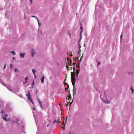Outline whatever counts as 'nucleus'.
I'll use <instances>...</instances> for the list:
<instances>
[{
	"mask_svg": "<svg viewBox=\"0 0 134 134\" xmlns=\"http://www.w3.org/2000/svg\"><path fill=\"white\" fill-rule=\"evenodd\" d=\"M71 79L72 85L73 86L74 89L75 84L76 81L75 77L76 76V73L74 71L71 72Z\"/></svg>",
	"mask_w": 134,
	"mask_h": 134,
	"instance_id": "nucleus-1",
	"label": "nucleus"
},
{
	"mask_svg": "<svg viewBox=\"0 0 134 134\" xmlns=\"http://www.w3.org/2000/svg\"><path fill=\"white\" fill-rule=\"evenodd\" d=\"M26 96L27 97L28 99L29 100L31 99V94L29 91H28L27 94H26Z\"/></svg>",
	"mask_w": 134,
	"mask_h": 134,
	"instance_id": "nucleus-2",
	"label": "nucleus"
},
{
	"mask_svg": "<svg viewBox=\"0 0 134 134\" xmlns=\"http://www.w3.org/2000/svg\"><path fill=\"white\" fill-rule=\"evenodd\" d=\"M8 115L7 114H5L4 115V117L3 118V120L5 121H8L10 120L9 119H8L7 118H6L7 116Z\"/></svg>",
	"mask_w": 134,
	"mask_h": 134,
	"instance_id": "nucleus-3",
	"label": "nucleus"
},
{
	"mask_svg": "<svg viewBox=\"0 0 134 134\" xmlns=\"http://www.w3.org/2000/svg\"><path fill=\"white\" fill-rule=\"evenodd\" d=\"M70 66H69V65H67L66 66V68H67V69L68 70H71L72 69V66L71 65Z\"/></svg>",
	"mask_w": 134,
	"mask_h": 134,
	"instance_id": "nucleus-4",
	"label": "nucleus"
},
{
	"mask_svg": "<svg viewBox=\"0 0 134 134\" xmlns=\"http://www.w3.org/2000/svg\"><path fill=\"white\" fill-rule=\"evenodd\" d=\"M76 66H77V67H79V69L77 70V69L76 72V74H78L79 73V72L80 71V66H79V65H76Z\"/></svg>",
	"mask_w": 134,
	"mask_h": 134,
	"instance_id": "nucleus-5",
	"label": "nucleus"
},
{
	"mask_svg": "<svg viewBox=\"0 0 134 134\" xmlns=\"http://www.w3.org/2000/svg\"><path fill=\"white\" fill-rule=\"evenodd\" d=\"M38 101L39 103L40 107L42 108V109H43V107L42 104V101H40L39 99L38 100Z\"/></svg>",
	"mask_w": 134,
	"mask_h": 134,
	"instance_id": "nucleus-6",
	"label": "nucleus"
},
{
	"mask_svg": "<svg viewBox=\"0 0 134 134\" xmlns=\"http://www.w3.org/2000/svg\"><path fill=\"white\" fill-rule=\"evenodd\" d=\"M31 52L32 54V56L33 57L34 54L35 53V52H34V50L33 49H32L31 51Z\"/></svg>",
	"mask_w": 134,
	"mask_h": 134,
	"instance_id": "nucleus-7",
	"label": "nucleus"
},
{
	"mask_svg": "<svg viewBox=\"0 0 134 134\" xmlns=\"http://www.w3.org/2000/svg\"><path fill=\"white\" fill-rule=\"evenodd\" d=\"M44 76H42V78L41 80V83H42L44 82Z\"/></svg>",
	"mask_w": 134,
	"mask_h": 134,
	"instance_id": "nucleus-8",
	"label": "nucleus"
},
{
	"mask_svg": "<svg viewBox=\"0 0 134 134\" xmlns=\"http://www.w3.org/2000/svg\"><path fill=\"white\" fill-rule=\"evenodd\" d=\"M25 54L24 53L22 54L21 53H20V57L21 58H24V57Z\"/></svg>",
	"mask_w": 134,
	"mask_h": 134,
	"instance_id": "nucleus-9",
	"label": "nucleus"
},
{
	"mask_svg": "<svg viewBox=\"0 0 134 134\" xmlns=\"http://www.w3.org/2000/svg\"><path fill=\"white\" fill-rule=\"evenodd\" d=\"M79 57H76L75 58V59L73 61V63L74 64H75L76 63V60H77L78 59V58H79Z\"/></svg>",
	"mask_w": 134,
	"mask_h": 134,
	"instance_id": "nucleus-10",
	"label": "nucleus"
},
{
	"mask_svg": "<svg viewBox=\"0 0 134 134\" xmlns=\"http://www.w3.org/2000/svg\"><path fill=\"white\" fill-rule=\"evenodd\" d=\"M32 72L34 74V75H35V72H36V70H35L34 69H32Z\"/></svg>",
	"mask_w": 134,
	"mask_h": 134,
	"instance_id": "nucleus-11",
	"label": "nucleus"
},
{
	"mask_svg": "<svg viewBox=\"0 0 134 134\" xmlns=\"http://www.w3.org/2000/svg\"><path fill=\"white\" fill-rule=\"evenodd\" d=\"M82 31H80V39L79 40V41H80V40L82 38V36L81 35V33H82Z\"/></svg>",
	"mask_w": 134,
	"mask_h": 134,
	"instance_id": "nucleus-12",
	"label": "nucleus"
},
{
	"mask_svg": "<svg viewBox=\"0 0 134 134\" xmlns=\"http://www.w3.org/2000/svg\"><path fill=\"white\" fill-rule=\"evenodd\" d=\"M69 100V99H71V95L70 94H69V96L68 97V99Z\"/></svg>",
	"mask_w": 134,
	"mask_h": 134,
	"instance_id": "nucleus-13",
	"label": "nucleus"
},
{
	"mask_svg": "<svg viewBox=\"0 0 134 134\" xmlns=\"http://www.w3.org/2000/svg\"><path fill=\"white\" fill-rule=\"evenodd\" d=\"M11 52L12 53V54L14 55H15L16 54L15 52L14 51H12Z\"/></svg>",
	"mask_w": 134,
	"mask_h": 134,
	"instance_id": "nucleus-14",
	"label": "nucleus"
},
{
	"mask_svg": "<svg viewBox=\"0 0 134 134\" xmlns=\"http://www.w3.org/2000/svg\"><path fill=\"white\" fill-rule=\"evenodd\" d=\"M81 51L80 49H79V51H78V54H80V55Z\"/></svg>",
	"mask_w": 134,
	"mask_h": 134,
	"instance_id": "nucleus-15",
	"label": "nucleus"
},
{
	"mask_svg": "<svg viewBox=\"0 0 134 134\" xmlns=\"http://www.w3.org/2000/svg\"><path fill=\"white\" fill-rule=\"evenodd\" d=\"M67 74L65 75L66 76L65 77V80H64V81H65H65H66V79L67 77Z\"/></svg>",
	"mask_w": 134,
	"mask_h": 134,
	"instance_id": "nucleus-16",
	"label": "nucleus"
},
{
	"mask_svg": "<svg viewBox=\"0 0 134 134\" xmlns=\"http://www.w3.org/2000/svg\"><path fill=\"white\" fill-rule=\"evenodd\" d=\"M58 123V121H57V120H55L53 122V123Z\"/></svg>",
	"mask_w": 134,
	"mask_h": 134,
	"instance_id": "nucleus-17",
	"label": "nucleus"
},
{
	"mask_svg": "<svg viewBox=\"0 0 134 134\" xmlns=\"http://www.w3.org/2000/svg\"><path fill=\"white\" fill-rule=\"evenodd\" d=\"M104 101L106 103H109V101L108 100L107 101V102L104 100Z\"/></svg>",
	"mask_w": 134,
	"mask_h": 134,
	"instance_id": "nucleus-18",
	"label": "nucleus"
},
{
	"mask_svg": "<svg viewBox=\"0 0 134 134\" xmlns=\"http://www.w3.org/2000/svg\"><path fill=\"white\" fill-rule=\"evenodd\" d=\"M69 88V85H68V88H65V91L67 90L68 91V88Z\"/></svg>",
	"mask_w": 134,
	"mask_h": 134,
	"instance_id": "nucleus-19",
	"label": "nucleus"
},
{
	"mask_svg": "<svg viewBox=\"0 0 134 134\" xmlns=\"http://www.w3.org/2000/svg\"><path fill=\"white\" fill-rule=\"evenodd\" d=\"M131 90L132 91V94L134 92V90L132 88V87H131Z\"/></svg>",
	"mask_w": 134,
	"mask_h": 134,
	"instance_id": "nucleus-20",
	"label": "nucleus"
},
{
	"mask_svg": "<svg viewBox=\"0 0 134 134\" xmlns=\"http://www.w3.org/2000/svg\"><path fill=\"white\" fill-rule=\"evenodd\" d=\"M32 17H34V18H36V19H37V21H38V19L37 18V17L36 16H32Z\"/></svg>",
	"mask_w": 134,
	"mask_h": 134,
	"instance_id": "nucleus-21",
	"label": "nucleus"
},
{
	"mask_svg": "<svg viewBox=\"0 0 134 134\" xmlns=\"http://www.w3.org/2000/svg\"><path fill=\"white\" fill-rule=\"evenodd\" d=\"M133 73V72H128V74L129 75H132Z\"/></svg>",
	"mask_w": 134,
	"mask_h": 134,
	"instance_id": "nucleus-22",
	"label": "nucleus"
},
{
	"mask_svg": "<svg viewBox=\"0 0 134 134\" xmlns=\"http://www.w3.org/2000/svg\"><path fill=\"white\" fill-rule=\"evenodd\" d=\"M29 100H30V102L32 103V104H34V103H33V102L32 99H30Z\"/></svg>",
	"mask_w": 134,
	"mask_h": 134,
	"instance_id": "nucleus-23",
	"label": "nucleus"
},
{
	"mask_svg": "<svg viewBox=\"0 0 134 134\" xmlns=\"http://www.w3.org/2000/svg\"><path fill=\"white\" fill-rule=\"evenodd\" d=\"M70 63H71V64H73L74 65L75 64H74L73 63V62L72 63V61L71 60H70Z\"/></svg>",
	"mask_w": 134,
	"mask_h": 134,
	"instance_id": "nucleus-24",
	"label": "nucleus"
},
{
	"mask_svg": "<svg viewBox=\"0 0 134 134\" xmlns=\"http://www.w3.org/2000/svg\"><path fill=\"white\" fill-rule=\"evenodd\" d=\"M80 30H81L82 31H83V30L82 27V26L80 27Z\"/></svg>",
	"mask_w": 134,
	"mask_h": 134,
	"instance_id": "nucleus-25",
	"label": "nucleus"
},
{
	"mask_svg": "<svg viewBox=\"0 0 134 134\" xmlns=\"http://www.w3.org/2000/svg\"><path fill=\"white\" fill-rule=\"evenodd\" d=\"M73 54H74V52H71V56H72V55Z\"/></svg>",
	"mask_w": 134,
	"mask_h": 134,
	"instance_id": "nucleus-26",
	"label": "nucleus"
},
{
	"mask_svg": "<svg viewBox=\"0 0 134 134\" xmlns=\"http://www.w3.org/2000/svg\"><path fill=\"white\" fill-rule=\"evenodd\" d=\"M18 70L16 68L15 69V71L16 72H18Z\"/></svg>",
	"mask_w": 134,
	"mask_h": 134,
	"instance_id": "nucleus-27",
	"label": "nucleus"
},
{
	"mask_svg": "<svg viewBox=\"0 0 134 134\" xmlns=\"http://www.w3.org/2000/svg\"><path fill=\"white\" fill-rule=\"evenodd\" d=\"M13 64H10V68L11 69H12V67H13Z\"/></svg>",
	"mask_w": 134,
	"mask_h": 134,
	"instance_id": "nucleus-28",
	"label": "nucleus"
},
{
	"mask_svg": "<svg viewBox=\"0 0 134 134\" xmlns=\"http://www.w3.org/2000/svg\"><path fill=\"white\" fill-rule=\"evenodd\" d=\"M64 85H65L66 84H67L68 85V83H66L65 82V81L64 82Z\"/></svg>",
	"mask_w": 134,
	"mask_h": 134,
	"instance_id": "nucleus-29",
	"label": "nucleus"
},
{
	"mask_svg": "<svg viewBox=\"0 0 134 134\" xmlns=\"http://www.w3.org/2000/svg\"><path fill=\"white\" fill-rule=\"evenodd\" d=\"M38 25L39 26H40L41 25V23H39V20H38Z\"/></svg>",
	"mask_w": 134,
	"mask_h": 134,
	"instance_id": "nucleus-30",
	"label": "nucleus"
},
{
	"mask_svg": "<svg viewBox=\"0 0 134 134\" xmlns=\"http://www.w3.org/2000/svg\"><path fill=\"white\" fill-rule=\"evenodd\" d=\"M61 119H62V118L61 119V120H60V119H59V120L58 123H60L61 122Z\"/></svg>",
	"mask_w": 134,
	"mask_h": 134,
	"instance_id": "nucleus-31",
	"label": "nucleus"
},
{
	"mask_svg": "<svg viewBox=\"0 0 134 134\" xmlns=\"http://www.w3.org/2000/svg\"><path fill=\"white\" fill-rule=\"evenodd\" d=\"M97 63L98 65L100 64V63L99 61H98L97 62Z\"/></svg>",
	"mask_w": 134,
	"mask_h": 134,
	"instance_id": "nucleus-32",
	"label": "nucleus"
},
{
	"mask_svg": "<svg viewBox=\"0 0 134 134\" xmlns=\"http://www.w3.org/2000/svg\"><path fill=\"white\" fill-rule=\"evenodd\" d=\"M28 77L27 76L25 78V80L26 81H27V80H28Z\"/></svg>",
	"mask_w": 134,
	"mask_h": 134,
	"instance_id": "nucleus-33",
	"label": "nucleus"
},
{
	"mask_svg": "<svg viewBox=\"0 0 134 134\" xmlns=\"http://www.w3.org/2000/svg\"><path fill=\"white\" fill-rule=\"evenodd\" d=\"M30 1V2L32 4V0H29Z\"/></svg>",
	"mask_w": 134,
	"mask_h": 134,
	"instance_id": "nucleus-34",
	"label": "nucleus"
},
{
	"mask_svg": "<svg viewBox=\"0 0 134 134\" xmlns=\"http://www.w3.org/2000/svg\"><path fill=\"white\" fill-rule=\"evenodd\" d=\"M82 57H83V55H82V57H81V59H80V60H79V63L81 61V58H82Z\"/></svg>",
	"mask_w": 134,
	"mask_h": 134,
	"instance_id": "nucleus-35",
	"label": "nucleus"
},
{
	"mask_svg": "<svg viewBox=\"0 0 134 134\" xmlns=\"http://www.w3.org/2000/svg\"><path fill=\"white\" fill-rule=\"evenodd\" d=\"M122 35L121 34V36H120V38H121V39L122 37Z\"/></svg>",
	"mask_w": 134,
	"mask_h": 134,
	"instance_id": "nucleus-36",
	"label": "nucleus"
},
{
	"mask_svg": "<svg viewBox=\"0 0 134 134\" xmlns=\"http://www.w3.org/2000/svg\"><path fill=\"white\" fill-rule=\"evenodd\" d=\"M75 67H74V68H73V70H74V72H75Z\"/></svg>",
	"mask_w": 134,
	"mask_h": 134,
	"instance_id": "nucleus-37",
	"label": "nucleus"
},
{
	"mask_svg": "<svg viewBox=\"0 0 134 134\" xmlns=\"http://www.w3.org/2000/svg\"><path fill=\"white\" fill-rule=\"evenodd\" d=\"M69 104V102H68V103L66 105V106H68Z\"/></svg>",
	"mask_w": 134,
	"mask_h": 134,
	"instance_id": "nucleus-38",
	"label": "nucleus"
},
{
	"mask_svg": "<svg viewBox=\"0 0 134 134\" xmlns=\"http://www.w3.org/2000/svg\"><path fill=\"white\" fill-rule=\"evenodd\" d=\"M69 134H74L72 132H70L69 133Z\"/></svg>",
	"mask_w": 134,
	"mask_h": 134,
	"instance_id": "nucleus-39",
	"label": "nucleus"
},
{
	"mask_svg": "<svg viewBox=\"0 0 134 134\" xmlns=\"http://www.w3.org/2000/svg\"><path fill=\"white\" fill-rule=\"evenodd\" d=\"M66 122V121H65V123H64V121L63 122V123H64V124L65 125V123Z\"/></svg>",
	"mask_w": 134,
	"mask_h": 134,
	"instance_id": "nucleus-40",
	"label": "nucleus"
},
{
	"mask_svg": "<svg viewBox=\"0 0 134 134\" xmlns=\"http://www.w3.org/2000/svg\"><path fill=\"white\" fill-rule=\"evenodd\" d=\"M6 64H5L4 65V69H5V68L6 67Z\"/></svg>",
	"mask_w": 134,
	"mask_h": 134,
	"instance_id": "nucleus-41",
	"label": "nucleus"
},
{
	"mask_svg": "<svg viewBox=\"0 0 134 134\" xmlns=\"http://www.w3.org/2000/svg\"><path fill=\"white\" fill-rule=\"evenodd\" d=\"M76 77H78V74H76Z\"/></svg>",
	"mask_w": 134,
	"mask_h": 134,
	"instance_id": "nucleus-42",
	"label": "nucleus"
},
{
	"mask_svg": "<svg viewBox=\"0 0 134 134\" xmlns=\"http://www.w3.org/2000/svg\"><path fill=\"white\" fill-rule=\"evenodd\" d=\"M34 84V81H33V82L32 83V85L33 86Z\"/></svg>",
	"mask_w": 134,
	"mask_h": 134,
	"instance_id": "nucleus-43",
	"label": "nucleus"
},
{
	"mask_svg": "<svg viewBox=\"0 0 134 134\" xmlns=\"http://www.w3.org/2000/svg\"><path fill=\"white\" fill-rule=\"evenodd\" d=\"M79 49H80V48H81V46H80V44H79Z\"/></svg>",
	"mask_w": 134,
	"mask_h": 134,
	"instance_id": "nucleus-44",
	"label": "nucleus"
},
{
	"mask_svg": "<svg viewBox=\"0 0 134 134\" xmlns=\"http://www.w3.org/2000/svg\"><path fill=\"white\" fill-rule=\"evenodd\" d=\"M13 60H14V59H15V57H13Z\"/></svg>",
	"mask_w": 134,
	"mask_h": 134,
	"instance_id": "nucleus-45",
	"label": "nucleus"
},
{
	"mask_svg": "<svg viewBox=\"0 0 134 134\" xmlns=\"http://www.w3.org/2000/svg\"><path fill=\"white\" fill-rule=\"evenodd\" d=\"M62 128H63V130H64V129H65V128H64L63 127H62Z\"/></svg>",
	"mask_w": 134,
	"mask_h": 134,
	"instance_id": "nucleus-46",
	"label": "nucleus"
},
{
	"mask_svg": "<svg viewBox=\"0 0 134 134\" xmlns=\"http://www.w3.org/2000/svg\"><path fill=\"white\" fill-rule=\"evenodd\" d=\"M49 126V125H47V127H48Z\"/></svg>",
	"mask_w": 134,
	"mask_h": 134,
	"instance_id": "nucleus-47",
	"label": "nucleus"
},
{
	"mask_svg": "<svg viewBox=\"0 0 134 134\" xmlns=\"http://www.w3.org/2000/svg\"><path fill=\"white\" fill-rule=\"evenodd\" d=\"M34 76H35V77H36V75H34Z\"/></svg>",
	"mask_w": 134,
	"mask_h": 134,
	"instance_id": "nucleus-48",
	"label": "nucleus"
},
{
	"mask_svg": "<svg viewBox=\"0 0 134 134\" xmlns=\"http://www.w3.org/2000/svg\"><path fill=\"white\" fill-rule=\"evenodd\" d=\"M73 100H72V102H70V103H71L72 102Z\"/></svg>",
	"mask_w": 134,
	"mask_h": 134,
	"instance_id": "nucleus-49",
	"label": "nucleus"
},
{
	"mask_svg": "<svg viewBox=\"0 0 134 134\" xmlns=\"http://www.w3.org/2000/svg\"><path fill=\"white\" fill-rule=\"evenodd\" d=\"M68 97V96H67V97L66 98V99H68L67 98Z\"/></svg>",
	"mask_w": 134,
	"mask_h": 134,
	"instance_id": "nucleus-50",
	"label": "nucleus"
},
{
	"mask_svg": "<svg viewBox=\"0 0 134 134\" xmlns=\"http://www.w3.org/2000/svg\"><path fill=\"white\" fill-rule=\"evenodd\" d=\"M27 82V81L25 83H25H26Z\"/></svg>",
	"mask_w": 134,
	"mask_h": 134,
	"instance_id": "nucleus-51",
	"label": "nucleus"
},
{
	"mask_svg": "<svg viewBox=\"0 0 134 134\" xmlns=\"http://www.w3.org/2000/svg\"><path fill=\"white\" fill-rule=\"evenodd\" d=\"M84 47H85V44H84Z\"/></svg>",
	"mask_w": 134,
	"mask_h": 134,
	"instance_id": "nucleus-52",
	"label": "nucleus"
},
{
	"mask_svg": "<svg viewBox=\"0 0 134 134\" xmlns=\"http://www.w3.org/2000/svg\"><path fill=\"white\" fill-rule=\"evenodd\" d=\"M69 35H70V33H69Z\"/></svg>",
	"mask_w": 134,
	"mask_h": 134,
	"instance_id": "nucleus-53",
	"label": "nucleus"
},
{
	"mask_svg": "<svg viewBox=\"0 0 134 134\" xmlns=\"http://www.w3.org/2000/svg\"><path fill=\"white\" fill-rule=\"evenodd\" d=\"M33 109H34V110H35V109H34V108H33Z\"/></svg>",
	"mask_w": 134,
	"mask_h": 134,
	"instance_id": "nucleus-54",
	"label": "nucleus"
},
{
	"mask_svg": "<svg viewBox=\"0 0 134 134\" xmlns=\"http://www.w3.org/2000/svg\"><path fill=\"white\" fill-rule=\"evenodd\" d=\"M37 92L36 93V94H37Z\"/></svg>",
	"mask_w": 134,
	"mask_h": 134,
	"instance_id": "nucleus-55",
	"label": "nucleus"
}]
</instances>
